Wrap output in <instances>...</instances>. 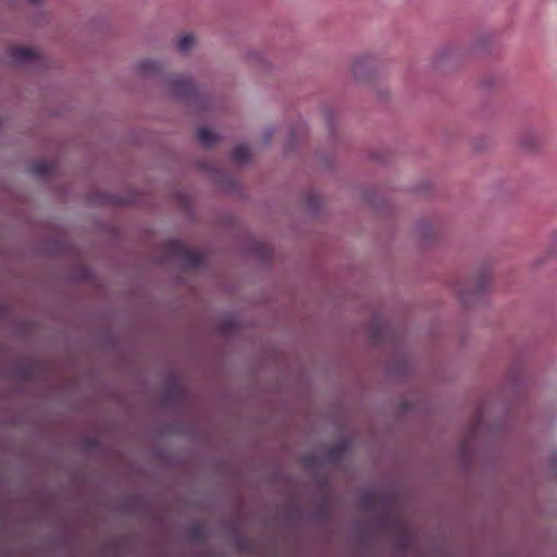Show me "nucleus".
I'll return each instance as SVG.
<instances>
[{
  "mask_svg": "<svg viewBox=\"0 0 557 557\" xmlns=\"http://www.w3.org/2000/svg\"><path fill=\"white\" fill-rule=\"evenodd\" d=\"M10 57L12 58L15 64L24 65L38 60L40 55L33 48L13 47L10 50Z\"/></svg>",
  "mask_w": 557,
  "mask_h": 557,
  "instance_id": "12",
  "label": "nucleus"
},
{
  "mask_svg": "<svg viewBox=\"0 0 557 557\" xmlns=\"http://www.w3.org/2000/svg\"><path fill=\"white\" fill-rule=\"evenodd\" d=\"M275 131L272 127H268L263 132L264 144H269L274 135Z\"/></svg>",
  "mask_w": 557,
  "mask_h": 557,
  "instance_id": "28",
  "label": "nucleus"
},
{
  "mask_svg": "<svg viewBox=\"0 0 557 557\" xmlns=\"http://www.w3.org/2000/svg\"><path fill=\"white\" fill-rule=\"evenodd\" d=\"M136 72L144 78H161L164 73V64L161 61L151 59L141 60L136 65Z\"/></svg>",
  "mask_w": 557,
  "mask_h": 557,
  "instance_id": "10",
  "label": "nucleus"
},
{
  "mask_svg": "<svg viewBox=\"0 0 557 557\" xmlns=\"http://www.w3.org/2000/svg\"><path fill=\"white\" fill-rule=\"evenodd\" d=\"M391 151L388 149H380L370 153V159L381 164H385L391 159Z\"/></svg>",
  "mask_w": 557,
  "mask_h": 557,
  "instance_id": "26",
  "label": "nucleus"
},
{
  "mask_svg": "<svg viewBox=\"0 0 557 557\" xmlns=\"http://www.w3.org/2000/svg\"><path fill=\"white\" fill-rule=\"evenodd\" d=\"M502 84V77L495 73H486L481 79V85L486 90L499 87Z\"/></svg>",
  "mask_w": 557,
  "mask_h": 557,
  "instance_id": "25",
  "label": "nucleus"
},
{
  "mask_svg": "<svg viewBox=\"0 0 557 557\" xmlns=\"http://www.w3.org/2000/svg\"><path fill=\"white\" fill-rule=\"evenodd\" d=\"M180 198H181L182 203L184 206H187V198L185 196H183V195H181Z\"/></svg>",
  "mask_w": 557,
  "mask_h": 557,
  "instance_id": "32",
  "label": "nucleus"
},
{
  "mask_svg": "<svg viewBox=\"0 0 557 557\" xmlns=\"http://www.w3.org/2000/svg\"><path fill=\"white\" fill-rule=\"evenodd\" d=\"M492 284V265L484 262L472 275L453 278L449 287L466 309H474L487 302Z\"/></svg>",
  "mask_w": 557,
  "mask_h": 557,
  "instance_id": "1",
  "label": "nucleus"
},
{
  "mask_svg": "<svg viewBox=\"0 0 557 557\" xmlns=\"http://www.w3.org/2000/svg\"><path fill=\"white\" fill-rule=\"evenodd\" d=\"M304 203L313 215H318L320 213L322 202L317 193L312 190L307 191L304 196Z\"/></svg>",
  "mask_w": 557,
  "mask_h": 557,
  "instance_id": "22",
  "label": "nucleus"
},
{
  "mask_svg": "<svg viewBox=\"0 0 557 557\" xmlns=\"http://www.w3.org/2000/svg\"><path fill=\"white\" fill-rule=\"evenodd\" d=\"M44 0H28V3L34 7H38Z\"/></svg>",
  "mask_w": 557,
  "mask_h": 557,
  "instance_id": "30",
  "label": "nucleus"
},
{
  "mask_svg": "<svg viewBox=\"0 0 557 557\" xmlns=\"http://www.w3.org/2000/svg\"><path fill=\"white\" fill-rule=\"evenodd\" d=\"M430 189H431V183L430 182H423L419 186L416 187V191L418 194L428 193Z\"/></svg>",
  "mask_w": 557,
  "mask_h": 557,
  "instance_id": "29",
  "label": "nucleus"
},
{
  "mask_svg": "<svg viewBox=\"0 0 557 557\" xmlns=\"http://www.w3.org/2000/svg\"><path fill=\"white\" fill-rule=\"evenodd\" d=\"M66 276L73 283H82L91 281L95 274L90 267L84 263H75L67 269Z\"/></svg>",
  "mask_w": 557,
  "mask_h": 557,
  "instance_id": "11",
  "label": "nucleus"
},
{
  "mask_svg": "<svg viewBox=\"0 0 557 557\" xmlns=\"http://www.w3.org/2000/svg\"><path fill=\"white\" fill-rule=\"evenodd\" d=\"M322 114L329 129L330 143L327 147L321 148L317 152V164L320 169L324 171H331L334 169L337 146L341 144L342 139L337 134L335 126L336 119V110L331 104L322 106Z\"/></svg>",
  "mask_w": 557,
  "mask_h": 557,
  "instance_id": "2",
  "label": "nucleus"
},
{
  "mask_svg": "<svg viewBox=\"0 0 557 557\" xmlns=\"http://www.w3.org/2000/svg\"><path fill=\"white\" fill-rule=\"evenodd\" d=\"M53 169H54V165L52 162L40 160V161L34 162L30 165L29 172L39 178L46 180L52 174Z\"/></svg>",
  "mask_w": 557,
  "mask_h": 557,
  "instance_id": "20",
  "label": "nucleus"
},
{
  "mask_svg": "<svg viewBox=\"0 0 557 557\" xmlns=\"http://www.w3.org/2000/svg\"><path fill=\"white\" fill-rule=\"evenodd\" d=\"M306 135L307 125L304 121L298 120L289 129V134L284 144V153L287 156L293 154L298 149Z\"/></svg>",
  "mask_w": 557,
  "mask_h": 557,
  "instance_id": "9",
  "label": "nucleus"
},
{
  "mask_svg": "<svg viewBox=\"0 0 557 557\" xmlns=\"http://www.w3.org/2000/svg\"><path fill=\"white\" fill-rule=\"evenodd\" d=\"M362 198L372 209L379 213H389L392 201L381 187L366 189Z\"/></svg>",
  "mask_w": 557,
  "mask_h": 557,
  "instance_id": "7",
  "label": "nucleus"
},
{
  "mask_svg": "<svg viewBox=\"0 0 557 557\" xmlns=\"http://www.w3.org/2000/svg\"><path fill=\"white\" fill-rule=\"evenodd\" d=\"M141 198L137 189H127L123 194L107 193L99 188L90 189L86 200L90 206L123 207L139 203Z\"/></svg>",
  "mask_w": 557,
  "mask_h": 557,
  "instance_id": "4",
  "label": "nucleus"
},
{
  "mask_svg": "<svg viewBox=\"0 0 557 557\" xmlns=\"http://www.w3.org/2000/svg\"><path fill=\"white\" fill-rule=\"evenodd\" d=\"M493 44V36L488 33L479 35L469 49V53L475 54H490L492 53L491 46Z\"/></svg>",
  "mask_w": 557,
  "mask_h": 557,
  "instance_id": "16",
  "label": "nucleus"
},
{
  "mask_svg": "<svg viewBox=\"0 0 557 557\" xmlns=\"http://www.w3.org/2000/svg\"><path fill=\"white\" fill-rule=\"evenodd\" d=\"M162 249L165 255L181 259L184 263V269L186 270L198 269L206 262L203 253L189 250L178 238H169L164 240Z\"/></svg>",
  "mask_w": 557,
  "mask_h": 557,
  "instance_id": "5",
  "label": "nucleus"
},
{
  "mask_svg": "<svg viewBox=\"0 0 557 557\" xmlns=\"http://www.w3.org/2000/svg\"><path fill=\"white\" fill-rule=\"evenodd\" d=\"M206 168L211 169L214 172L215 181L227 191H236L239 188L238 182L226 171L216 169L214 165L210 166L205 164Z\"/></svg>",
  "mask_w": 557,
  "mask_h": 557,
  "instance_id": "14",
  "label": "nucleus"
},
{
  "mask_svg": "<svg viewBox=\"0 0 557 557\" xmlns=\"http://www.w3.org/2000/svg\"><path fill=\"white\" fill-rule=\"evenodd\" d=\"M198 140L205 147H211L221 140V136L208 127H200L198 129Z\"/></svg>",
  "mask_w": 557,
  "mask_h": 557,
  "instance_id": "21",
  "label": "nucleus"
},
{
  "mask_svg": "<svg viewBox=\"0 0 557 557\" xmlns=\"http://www.w3.org/2000/svg\"><path fill=\"white\" fill-rule=\"evenodd\" d=\"M520 144L529 151H536L542 145V139L536 132L527 129L520 137Z\"/></svg>",
  "mask_w": 557,
  "mask_h": 557,
  "instance_id": "18",
  "label": "nucleus"
},
{
  "mask_svg": "<svg viewBox=\"0 0 557 557\" xmlns=\"http://www.w3.org/2000/svg\"><path fill=\"white\" fill-rule=\"evenodd\" d=\"M174 391H175L176 393H181V389H180V387H178V386H174Z\"/></svg>",
  "mask_w": 557,
  "mask_h": 557,
  "instance_id": "33",
  "label": "nucleus"
},
{
  "mask_svg": "<svg viewBox=\"0 0 557 557\" xmlns=\"http://www.w3.org/2000/svg\"><path fill=\"white\" fill-rule=\"evenodd\" d=\"M247 252L264 263H270L273 259V249L261 242H253L249 244Z\"/></svg>",
  "mask_w": 557,
  "mask_h": 557,
  "instance_id": "13",
  "label": "nucleus"
},
{
  "mask_svg": "<svg viewBox=\"0 0 557 557\" xmlns=\"http://www.w3.org/2000/svg\"><path fill=\"white\" fill-rule=\"evenodd\" d=\"M379 97H380L381 99H386V98H387V92H386V91H380V92H379Z\"/></svg>",
  "mask_w": 557,
  "mask_h": 557,
  "instance_id": "31",
  "label": "nucleus"
},
{
  "mask_svg": "<svg viewBox=\"0 0 557 557\" xmlns=\"http://www.w3.org/2000/svg\"><path fill=\"white\" fill-rule=\"evenodd\" d=\"M45 252L51 257H62L67 252V244L61 239L51 238L45 244Z\"/></svg>",
  "mask_w": 557,
  "mask_h": 557,
  "instance_id": "19",
  "label": "nucleus"
},
{
  "mask_svg": "<svg viewBox=\"0 0 557 557\" xmlns=\"http://www.w3.org/2000/svg\"><path fill=\"white\" fill-rule=\"evenodd\" d=\"M247 60L251 66L261 73H271L273 70L272 64L267 60L263 53L258 50H249L247 52Z\"/></svg>",
  "mask_w": 557,
  "mask_h": 557,
  "instance_id": "15",
  "label": "nucleus"
},
{
  "mask_svg": "<svg viewBox=\"0 0 557 557\" xmlns=\"http://www.w3.org/2000/svg\"><path fill=\"white\" fill-rule=\"evenodd\" d=\"M194 40H195L194 36L190 34H186V35L182 36L177 42V49L182 53H186L191 48Z\"/></svg>",
  "mask_w": 557,
  "mask_h": 557,
  "instance_id": "27",
  "label": "nucleus"
},
{
  "mask_svg": "<svg viewBox=\"0 0 557 557\" xmlns=\"http://www.w3.org/2000/svg\"><path fill=\"white\" fill-rule=\"evenodd\" d=\"M416 232L421 245L429 248L441 243L444 235V224L440 216L434 215L430 219L420 220L417 223Z\"/></svg>",
  "mask_w": 557,
  "mask_h": 557,
  "instance_id": "6",
  "label": "nucleus"
},
{
  "mask_svg": "<svg viewBox=\"0 0 557 557\" xmlns=\"http://www.w3.org/2000/svg\"><path fill=\"white\" fill-rule=\"evenodd\" d=\"M460 55H462V52L456 45L447 46L436 54V66L440 67L446 62L456 61Z\"/></svg>",
  "mask_w": 557,
  "mask_h": 557,
  "instance_id": "17",
  "label": "nucleus"
},
{
  "mask_svg": "<svg viewBox=\"0 0 557 557\" xmlns=\"http://www.w3.org/2000/svg\"><path fill=\"white\" fill-rule=\"evenodd\" d=\"M376 69V59L372 54H363L354 61L351 73L357 81H369Z\"/></svg>",
  "mask_w": 557,
  "mask_h": 557,
  "instance_id": "8",
  "label": "nucleus"
},
{
  "mask_svg": "<svg viewBox=\"0 0 557 557\" xmlns=\"http://www.w3.org/2000/svg\"><path fill=\"white\" fill-rule=\"evenodd\" d=\"M557 253V231L554 232L553 238H552V245L549 248L544 252L543 256L536 258L533 263L532 268L536 269L540 268L542 264H544L550 257Z\"/></svg>",
  "mask_w": 557,
  "mask_h": 557,
  "instance_id": "23",
  "label": "nucleus"
},
{
  "mask_svg": "<svg viewBox=\"0 0 557 557\" xmlns=\"http://www.w3.org/2000/svg\"><path fill=\"white\" fill-rule=\"evenodd\" d=\"M169 87L172 96L193 106L198 111H206L209 104L208 97L200 92L190 77H175L170 79Z\"/></svg>",
  "mask_w": 557,
  "mask_h": 557,
  "instance_id": "3",
  "label": "nucleus"
},
{
  "mask_svg": "<svg viewBox=\"0 0 557 557\" xmlns=\"http://www.w3.org/2000/svg\"><path fill=\"white\" fill-rule=\"evenodd\" d=\"M249 149L245 145L235 146L231 154L232 160L240 164L246 163L249 160Z\"/></svg>",
  "mask_w": 557,
  "mask_h": 557,
  "instance_id": "24",
  "label": "nucleus"
}]
</instances>
